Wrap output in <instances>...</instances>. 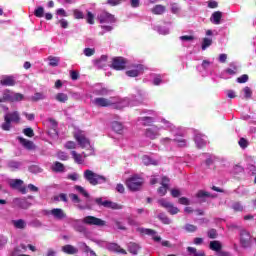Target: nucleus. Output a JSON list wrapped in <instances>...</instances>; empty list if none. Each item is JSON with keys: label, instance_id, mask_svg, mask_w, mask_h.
<instances>
[{"label": "nucleus", "instance_id": "58", "mask_svg": "<svg viewBox=\"0 0 256 256\" xmlns=\"http://www.w3.org/2000/svg\"><path fill=\"white\" fill-rule=\"evenodd\" d=\"M65 149H77V143L74 141H68L64 145Z\"/></svg>", "mask_w": 256, "mask_h": 256}, {"label": "nucleus", "instance_id": "30", "mask_svg": "<svg viewBox=\"0 0 256 256\" xmlns=\"http://www.w3.org/2000/svg\"><path fill=\"white\" fill-rule=\"evenodd\" d=\"M71 155L72 158L74 159L75 163H77L78 165H83L85 163V159H87V157H85V155L83 154H79L77 153V151L73 150L71 151Z\"/></svg>", "mask_w": 256, "mask_h": 256}, {"label": "nucleus", "instance_id": "22", "mask_svg": "<svg viewBox=\"0 0 256 256\" xmlns=\"http://www.w3.org/2000/svg\"><path fill=\"white\" fill-rule=\"evenodd\" d=\"M94 95L105 96L111 95V90L107 89L103 84H96L93 88Z\"/></svg>", "mask_w": 256, "mask_h": 256}, {"label": "nucleus", "instance_id": "4", "mask_svg": "<svg viewBox=\"0 0 256 256\" xmlns=\"http://www.w3.org/2000/svg\"><path fill=\"white\" fill-rule=\"evenodd\" d=\"M170 133H172L175 138L173 139L171 137H162L159 140L160 145H163L164 147H169L171 143H175L176 145H178V147H187V140H185L184 137L179 134L175 126L174 130L170 131Z\"/></svg>", "mask_w": 256, "mask_h": 256}, {"label": "nucleus", "instance_id": "28", "mask_svg": "<svg viewBox=\"0 0 256 256\" xmlns=\"http://www.w3.org/2000/svg\"><path fill=\"white\" fill-rule=\"evenodd\" d=\"M221 19H223V12L215 11L210 17V23L213 25H221Z\"/></svg>", "mask_w": 256, "mask_h": 256}, {"label": "nucleus", "instance_id": "47", "mask_svg": "<svg viewBox=\"0 0 256 256\" xmlns=\"http://www.w3.org/2000/svg\"><path fill=\"white\" fill-rule=\"evenodd\" d=\"M187 251H188V253L190 254V255H192V256H205V252H203V251H197V249L196 248H193V247H188L187 248Z\"/></svg>", "mask_w": 256, "mask_h": 256}, {"label": "nucleus", "instance_id": "32", "mask_svg": "<svg viewBox=\"0 0 256 256\" xmlns=\"http://www.w3.org/2000/svg\"><path fill=\"white\" fill-rule=\"evenodd\" d=\"M14 205H17L21 209H29V207H31V203H29V201L21 198H15Z\"/></svg>", "mask_w": 256, "mask_h": 256}, {"label": "nucleus", "instance_id": "16", "mask_svg": "<svg viewBox=\"0 0 256 256\" xmlns=\"http://www.w3.org/2000/svg\"><path fill=\"white\" fill-rule=\"evenodd\" d=\"M82 223L85 225H95L96 227L105 226V221L95 216H86L82 219Z\"/></svg>", "mask_w": 256, "mask_h": 256}, {"label": "nucleus", "instance_id": "5", "mask_svg": "<svg viewBox=\"0 0 256 256\" xmlns=\"http://www.w3.org/2000/svg\"><path fill=\"white\" fill-rule=\"evenodd\" d=\"M98 20L101 23V28L103 29L102 32H100V35H105V33H109L113 31V23H115V16L112 14H109L108 12H101L98 15Z\"/></svg>", "mask_w": 256, "mask_h": 256}, {"label": "nucleus", "instance_id": "46", "mask_svg": "<svg viewBox=\"0 0 256 256\" xmlns=\"http://www.w3.org/2000/svg\"><path fill=\"white\" fill-rule=\"evenodd\" d=\"M197 199L199 200V202H203L205 201L206 197H211V194L209 192H205L203 190H200L197 195H196Z\"/></svg>", "mask_w": 256, "mask_h": 256}, {"label": "nucleus", "instance_id": "20", "mask_svg": "<svg viewBox=\"0 0 256 256\" xmlns=\"http://www.w3.org/2000/svg\"><path fill=\"white\" fill-rule=\"evenodd\" d=\"M137 231L138 233H141V235H150V237H152L153 241H156V243L161 241V236L157 235V232L154 230L149 228H137Z\"/></svg>", "mask_w": 256, "mask_h": 256}, {"label": "nucleus", "instance_id": "54", "mask_svg": "<svg viewBox=\"0 0 256 256\" xmlns=\"http://www.w3.org/2000/svg\"><path fill=\"white\" fill-rule=\"evenodd\" d=\"M243 93L246 99H251V96L253 95V91H251V88L247 86L243 89Z\"/></svg>", "mask_w": 256, "mask_h": 256}, {"label": "nucleus", "instance_id": "10", "mask_svg": "<svg viewBox=\"0 0 256 256\" xmlns=\"http://www.w3.org/2000/svg\"><path fill=\"white\" fill-rule=\"evenodd\" d=\"M93 241L94 243H96V245H99V247H105L106 249H108V251H114L115 253H122L123 255L127 253L123 248H121V246H119L116 243H109L105 240H99V239H94Z\"/></svg>", "mask_w": 256, "mask_h": 256}, {"label": "nucleus", "instance_id": "35", "mask_svg": "<svg viewBox=\"0 0 256 256\" xmlns=\"http://www.w3.org/2000/svg\"><path fill=\"white\" fill-rule=\"evenodd\" d=\"M63 253H66L67 255H75V253H78L79 250L75 248L73 245H65L62 247Z\"/></svg>", "mask_w": 256, "mask_h": 256}, {"label": "nucleus", "instance_id": "59", "mask_svg": "<svg viewBox=\"0 0 256 256\" xmlns=\"http://www.w3.org/2000/svg\"><path fill=\"white\" fill-rule=\"evenodd\" d=\"M239 146L241 147V149H247L249 142L247 141V139L245 138H241L238 142Z\"/></svg>", "mask_w": 256, "mask_h": 256}, {"label": "nucleus", "instance_id": "51", "mask_svg": "<svg viewBox=\"0 0 256 256\" xmlns=\"http://www.w3.org/2000/svg\"><path fill=\"white\" fill-rule=\"evenodd\" d=\"M158 218L162 223H164V225H171V219H169L164 213L159 214Z\"/></svg>", "mask_w": 256, "mask_h": 256}, {"label": "nucleus", "instance_id": "43", "mask_svg": "<svg viewBox=\"0 0 256 256\" xmlns=\"http://www.w3.org/2000/svg\"><path fill=\"white\" fill-rule=\"evenodd\" d=\"M152 13L154 15H163V13H165V6L156 5L155 7L152 8Z\"/></svg>", "mask_w": 256, "mask_h": 256}, {"label": "nucleus", "instance_id": "40", "mask_svg": "<svg viewBox=\"0 0 256 256\" xmlns=\"http://www.w3.org/2000/svg\"><path fill=\"white\" fill-rule=\"evenodd\" d=\"M52 170L55 173H64L65 172V166L61 162H55L52 166Z\"/></svg>", "mask_w": 256, "mask_h": 256}, {"label": "nucleus", "instance_id": "56", "mask_svg": "<svg viewBox=\"0 0 256 256\" xmlns=\"http://www.w3.org/2000/svg\"><path fill=\"white\" fill-rule=\"evenodd\" d=\"M213 161H215V157L211 154H206L205 163L209 167V165H213Z\"/></svg>", "mask_w": 256, "mask_h": 256}, {"label": "nucleus", "instance_id": "7", "mask_svg": "<svg viewBox=\"0 0 256 256\" xmlns=\"http://www.w3.org/2000/svg\"><path fill=\"white\" fill-rule=\"evenodd\" d=\"M92 103L96 106V107H117L118 109H123V103L117 101V98H94L92 100Z\"/></svg>", "mask_w": 256, "mask_h": 256}, {"label": "nucleus", "instance_id": "6", "mask_svg": "<svg viewBox=\"0 0 256 256\" xmlns=\"http://www.w3.org/2000/svg\"><path fill=\"white\" fill-rule=\"evenodd\" d=\"M146 97L147 93L144 90L138 89L136 96L122 99V105L120 107H135V105H139Z\"/></svg>", "mask_w": 256, "mask_h": 256}, {"label": "nucleus", "instance_id": "39", "mask_svg": "<svg viewBox=\"0 0 256 256\" xmlns=\"http://www.w3.org/2000/svg\"><path fill=\"white\" fill-rule=\"evenodd\" d=\"M12 224L16 229H25L27 227V223L23 219L13 220Z\"/></svg>", "mask_w": 256, "mask_h": 256}, {"label": "nucleus", "instance_id": "19", "mask_svg": "<svg viewBox=\"0 0 256 256\" xmlns=\"http://www.w3.org/2000/svg\"><path fill=\"white\" fill-rule=\"evenodd\" d=\"M194 143L198 149H203L205 145H207V137L205 134H201L199 132H196L194 134Z\"/></svg>", "mask_w": 256, "mask_h": 256}, {"label": "nucleus", "instance_id": "42", "mask_svg": "<svg viewBox=\"0 0 256 256\" xmlns=\"http://www.w3.org/2000/svg\"><path fill=\"white\" fill-rule=\"evenodd\" d=\"M55 99L59 103H67V101L69 100V96L65 93H58L55 95Z\"/></svg>", "mask_w": 256, "mask_h": 256}, {"label": "nucleus", "instance_id": "11", "mask_svg": "<svg viewBox=\"0 0 256 256\" xmlns=\"http://www.w3.org/2000/svg\"><path fill=\"white\" fill-rule=\"evenodd\" d=\"M141 185H143V178L139 175H133L126 180V186L130 191H139Z\"/></svg>", "mask_w": 256, "mask_h": 256}, {"label": "nucleus", "instance_id": "64", "mask_svg": "<svg viewBox=\"0 0 256 256\" xmlns=\"http://www.w3.org/2000/svg\"><path fill=\"white\" fill-rule=\"evenodd\" d=\"M73 13H74L75 19H83L85 17V15H83V12H81V10L75 9Z\"/></svg>", "mask_w": 256, "mask_h": 256}, {"label": "nucleus", "instance_id": "8", "mask_svg": "<svg viewBox=\"0 0 256 256\" xmlns=\"http://www.w3.org/2000/svg\"><path fill=\"white\" fill-rule=\"evenodd\" d=\"M84 179L90 183V185H101V183H107V178L101 176L92 170H86L84 172Z\"/></svg>", "mask_w": 256, "mask_h": 256}, {"label": "nucleus", "instance_id": "13", "mask_svg": "<svg viewBox=\"0 0 256 256\" xmlns=\"http://www.w3.org/2000/svg\"><path fill=\"white\" fill-rule=\"evenodd\" d=\"M143 82L151 83L152 85L159 87V85H163V83H165V75L152 73L144 78Z\"/></svg>", "mask_w": 256, "mask_h": 256}, {"label": "nucleus", "instance_id": "44", "mask_svg": "<svg viewBox=\"0 0 256 256\" xmlns=\"http://www.w3.org/2000/svg\"><path fill=\"white\" fill-rule=\"evenodd\" d=\"M112 129L116 133L122 134L123 133V124H121V122H117V121L112 122Z\"/></svg>", "mask_w": 256, "mask_h": 256}, {"label": "nucleus", "instance_id": "61", "mask_svg": "<svg viewBox=\"0 0 256 256\" xmlns=\"http://www.w3.org/2000/svg\"><path fill=\"white\" fill-rule=\"evenodd\" d=\"M30 173H41L43 171L39 166L33 165L29 167Z\"/></svg>", "mask_w": 256, "mask_h": 256}, {"label": "nucleus", "instance_id": "48", "mask_svg": "<svg viewBox=\"0 0 256 256\" xmlns=\"http://www.w3.org/2000/svg\"><path fill=\"white\" fill-rule=\"evenodd\" d=\"M154 31H157L160 35H169V28L167 27L154 26Z\"/></svg>", "mask_w": 256, "mask_h": 256}, {"label": "nucleus", "instance_id": "38", "mask_svg": "<svg viewBox=\"0 0 256 256\" xmlns=\"http://www.w3.org/2000/svg\"><path fill=\"white\" fill-rule=\"evenodd\" d=\"M142 163L144 165H159V161L154 160L153 158L147 155L142 157Z\"/></svg>", "mask_w": 256, "mask_h": 256}, {"label": "nucleus", "instance_id": "52", "mask_svg": "<svg viewBox=\"0 0 256 256\" xmlns=\"http://www.w3.org/2000/svg\"><path fill=\"white\" fill-rule=\"evenodd\" d=\"M35 17L41 18L43 15H45V9L42 6H39L34 11Z\"/></svg>", "mask_w": 256, "mask_h": 256}, {"label": "nucleus", "instance_id": "34", "mask_svg": "<svg viewBox=\"0 0 256 256\" xmlns=\"http://www.w3.org/2000/svg\"><path fill=\"white\" fill-rule=\"evenodd\" d=\"M22 165H23V163H21L19 161H15V160H10L7 162V167L11 171H19V169H21Z\"/></svg>", "mask_w": 256, "mask_h": 256}, {"label": "nucleus", "instance_id": "3", "mask_svg": "<svg viewBox=\"0 0 256 256\" xmlns=\"http://www.w3.org/2000/svg\"><path fill=\"white\" fill-rule=\"evenodd\" d=\"M74 139L77 141L81 149H85L87 151V153L83 152L84 157H91L92 155H95V148L91 145V141L87 138L85 132L81 130L74 132Z\"/></svg>", "mask_w": 256, "mask_h": 256}, {"label": "nucleus", "instance_id": "1", "mask_svg": "<svg viewBox=\"0 0 256 256\" xmlns=\"http://www.w3.org/2000/svg\"><path fill=\"white\" fill-rule=\"evenodd\" d=\"M162 126L150 125L144 131V136L146 139H150V141H155V139H159L161 135H163V131H174L175 125L168 121L167 119H161Z\"/></svg>", "mask_w": 256, "mask_h": 256}, {"label": "nucleus", "instance_id": "14", "mask_svg": "<svg viewBox=\"0 0 256 256\" xmlns=\"http://www.w3.org/2000/svg\"><path fill=\"white\" fill-rule=\"evenodd\" d=\"M239 67L236 63H230V67L223 70L220 74L221 79H231L233 75H237Z\"/></svg>", "mask_w": 256, "mask_h": 256}, {"label": "nucleus", "instance_id": "41", "mask_svg": "<svg viewBox=\"0 0 256 256\" xmlns=\"http://www.w3.org/2000/svg\"><path fill=\"white\" fill-rule=\"evenodd\" d=\"M221 242L214 240L210 242V249L212 251H216V253H219L221 251Z\"/></svg>", "mask_w": 256, "mask_h": 256}, {"label": "nucleus", "instance_id": "60", "mask_svg": "<svg viewBox=\"0 0 256 256\" xmlns=\"http://www.w3.org/2000/svg\"><path fill=\"white\" fill-rule=\"evenodd\" d=\"M43 99H45V95H43V93H35L32 96V101H41Z\"/></svg>", "mask_w": 256, "mask_h": 256}, {"label": "nucleus", "instance_id": "24", "mask_svg": "<svg viewBox=\"0 0 256 256\" xmlns=\"http://www.w3.org/2000/svg\"><path fill=\"white\" fill-rule=\"evenodd\" d=\"M46 215H51L55 219H65L67 214L61 208H53L52 210L46 211Z\"/></svg>", "mask_w": 256, "mask_h": 256}, {"label": "nucleus", "instance_id": "50", "mask_svg": "<svg viewBox=\"0 0 256 256\" xmlns=\"http://www.w3.org/2000/svg\"><path fill=\"white\" fill-rule=\"evenodd\" d=\"M48 123H49V126L51 127V129L53 130V135H58V133H57V121L50 118V119H48Z\"/></svg>", "mask_w": 256, "mask_h": 256}, {"label": "nucleus", "instance_id": "25", "mask_svg": "<svg viewBox=\"0 0 256 256\" xmlns=\"http://www.w3.org/2000/svg\"><path fill=\"white\" fill-rule=\"evenodd\" d=\"M240 243L244 249L251 247V235L247 231H242L240 234Z\"/></svg>", "mask_w": 256, "mask_h": 256}, {"label": "nucleus", "instance_id": "49", "mask_svg": "<svg viewBox=\"0 0 256 256\" xmlns=\"http://www.w3.org/2000/svg\"><path fill=\"white\" fill-rule=\"evenodd\" d=\"M139 249H141V247H139V244H136V243L129 244V251L130 253H132V255H137V253H139Z\"/></svg>", "mask_w": 256, "mask_h": 256}, {"label": "nucleus", "instance_id": "62", "mask_svg": "<svg viewBox=\"0 0 256 256\" xmlns=\"http://www.w3.org/2000/svg\"><path fill=\"white\" fill-rule=\"evenodd\" d=\"M24 135H26V137H34L35 136V132H33V130L31 128H25L23 130Z\"/></svg>", "mask_w": 256, "mask_h": 256}, {"label": "nucleus", "instance_id": "9", "mask_svg": "<svg viewBox=\"0 0 256 256\" xmlns=\"http://www.w3.org/2000/svg\"><path fill=\"white\" fill-rule=\"evenodd\" d=\"M25 96L21 93L13 92L9 89L3 90L2 92V102H8V103H17L19 101H23Z\"/></svg>", "mask_w": 256, "mask_h": 256}, {"label": "nucleus", "instance_id": "57", "mask_svg": "<svg viewBox=\"0 0 256 256\" xmlns=\"http://www.w3.org/2000/svg\"><path fill=\"white\" fill-rule=\"evenodd\" d=\"M56 15L58 17H69V14H67V11H65V9L63 8H59L56 10Z\"/></svg>", "mask_w": 256, "mask_h": 256}, {"label": "nucleus", "instance_id": "55", "mask_svg": "<svg viewBox=\"0 0 256 256\" xmlns=\"http://www.w3.org/2000/svg\"><path fill=\"white\" fill-rule=\"evenodd\" d=\"M84 55L86 57H93V55H95V48H85Z\"/></svg>", "mask_w": 256, "mask_h": 256}, {"label": "nucleus", "instance_id": "53", "mask_svg": "<svg viewBox=\"0 0 256 256\" xmlns=\"http://www.w3.org/2000/svg\"><path fill=\"white\" fill-rule=\"evenodd\" d=\"M57 157L58 159H60V161H67L69 159V155H67V153L63 151L58 152Z\"/></svg>", "mask_w": 256, "mask_h": 256}, {"label": "nucleus", "instance_id": "29", "mask_svg": "<svg viewBox=\"0 0 256 256\" xmlns=\"http://www.w3.org/2000/svg\"><path fill=\"white\" fill-rule=\"evenodd\" d=\"M19 143L24 147V149H28V151H32V149H35V144L31 140H27L23 137H18Z\"/></svg>", "mask_w": 256, "mask_h": 256}, {"label": "nucleus", "instance_id": "12", "mask_svg": "<svg viewBox=\"0 0 256 256\" xmlns=\"http://www.w3.org/2000/svg\"><path fill=\"white\" fill-rule=\"evenodd\" d=\"M5 123L2 125L4 131H9L11 129V123H19V112L7 113L4 116Z\"/></svg>", "mask_w": 256, "mask_h": 256}, {"label": "nucleus", "instance_id": "26", "mask_svg": "<svg viewBox=\"0 0 256 256\" xmlns=\"http://www.w3.org/2000/svg\"><path fill=\"white\" fill-rule=\"evenodd\" d=\"M160 185H162V186L158 189V194L161 197H163L167 194V189H169V178H167L165 176L162 177Z\"/></svg>", "mask_w": 256, "mask_h": 256}, {"label": "nucleus", "instance_id": "18", "mask_svg": "<svg viewBox=\"0 0 256 256\" xmlns=\"http://www.w3.org/2000/svg\"><path fill=\"white\" fill-rule=\"evenodd\" d=\"M144 70L145 66H143V64H135L130 70L126 71V75L128 77H139Z\"/></svg>", "mask_w": 256, "mask_h": 256}, {"label": "nucleus", "instance_id": "31", "mask_svg": "<svg viewBox=\"0 0 256 256\" xmlns=\"http://www.w3.org/2000/svg\"><path fill=\"white\" fill-rule=\"evenodd\" d=\"M95 203H97V205H102V207H108L110 209H117V204L113 203L111 201H103V198H96L95 199Z\"/></svg>", "mask_w": 256, "mask_h": 256}, {"label": "nucleus", "instance_id": "15", "mask_svg": "<svg viewBox=\"0 0 256 256\" xmlns=\"http://www.w3.org/2000/svg\"><path fill=\"white\" fill-rule=\"evenodd\" d=\"M23 180L21 179H10L8 180V184L10 185L11 189H16L23 195L27 193V187L23 186Z\"/></svg>", "mask_w": 256, "mask_h": 256}, {"label": "nucleus", "instance_id": "21", "mask_svg": "<svg viewBox=\"0 0 256 256\" xmlns=\"http://www.w3.org/2000/svg\"><path fill=\"white\" fill-rule=\"evenodd\" d=\"M210 66H211V62L209 60H203L202 64L197 66V71H199L202 77H208Z\"/></svg>", "mask_w": 256, "mask_h": 256}, {"label": "nucleus", "instance_id": "45", "mask_svg": "<svg viewBox=\"0 0 256 256\" xmlns=\"http://www.w3.org/2000/svg\"><path fill=\"white\" fill-rule=\"evenodd\" d=\"M211 45H213V39L208 37L202 39V51H205L208 47H211Z\"/></svg>", "mask_w": 256, "mask_h": 256}, {"label": "nucleus", "instance_id": "27", "mask_svg": "<svg viewBox=\"0 0 256 256\" xmlns=\"http://www.w3.org/2000/svg\"><path fill=\"white\" fill-rule=\"evenodd\" d=\"M17 81L13 76L4 75L1 77V85H4L5 87H13Z\"/></svg>", "mask_w": 256, "mask_h": 256}, {"label": "nucleus", "instance_id": "36", "mask_svg": "<svg viewBox=\"0 0 256 256\" xmlns=\"http://www.w3.org/2000/svg\"><path fill=\"white\" fill-rule=\"evenodd\" d=\"M95 65L96 67H98V69H103L107 67V56H101L98 60L95 61Z\"/></svg>", "mask_w": 256, "mask_h": 256}, {"label": "nucleus", "instance_id": "2", "mask_svg": "<svg viewBox=\"0 0 256 256\" xmlns=\"http://www.w3.org/2000/svg\"><path fill=\"white\" fill-rule=\"evenodd\" d=\"M75 190L80 193V195H83V197L86 198L85 202H81V199L77 194H70L69 197L71 201L76 205L77 209H80V211H85V209H92L93 207V198L89 195V192L85 190V188L81 186H75Z\"/></svg>", "mask_w": 256, "mask_h": 256}, {"label": "nucleus", "instance_id": "33", "mask_svg": "<svg viewBox=\"0 0 256 256\" xmlns=\"http://www.w3.org/2000/svg\"><path fill=\"white\" fill-rule=\"evenodd\" d=\"M139 123L141 125H144L145 127H151L152 123H155V118L151 116H144L138 119Z\"/></svg>", "mask_w": 256, "mask_h": 256}, {"label": "nucleus", "instance_id": "17", "mask_svg": "<svg viewBox=\"0 0 256 256\" xmlns=\"http://www.w3.org/2000/svg\"><path fill=\"white\" fill-rule=\"evenodd\" d=\"M159 205L164 207L170 213V215H177L179 213V208L175 207L171 202L167 201L166 199L158 200Z\"/></svg>", "mask_w": 256, "mask_h": 256}, {"label": "nucleus", "instance_id": "23", "mask_svg": "<svg viewBox=\"0 0 256 256\" xmlns=\"http://www.w3.org/2000/svg\"><path fill=\"white\" fill-rule=\"evenodd\" d=\"M125 65H127V62L124 60L123 57H116L112 60V69H115L116 71H121L125 68Z\"/></svg>", "mask_w": 256, "mask_h": 256}, {"label": "nucleus", "instance_id": "37", "mask_svg": "<svg viewBox=\"0 0 256 256\" xmlns=\"http://www.w3.org/2000/svg\"><path fill=\"white\" fill-rule=\"evenodd\" d=\"M48 61V65L50 67H59V63H61V58L56 56H49Z\"/></svg>", "mask_w": 256, "mask_h": 256}, {"label": "nucleus", "instance_id": "63", "mask_svg": "<svg viewBox=\"0 0 256 256\" xmlns=\"http://www.w3.org/2000/svg\"><path fill=\"white\" fill-rule=\"evenodd\" d=\"M56 201H63L64 203H67V194L61 193L58 196L55 197Z\"/></svg>", "mask_w": 256, "mask_h": 256}]
</instances>
